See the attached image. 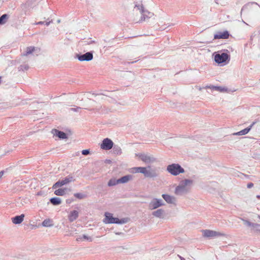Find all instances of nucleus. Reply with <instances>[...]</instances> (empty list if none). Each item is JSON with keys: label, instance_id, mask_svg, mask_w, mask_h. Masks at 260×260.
I'll return each mask as SVG.
<instances>
[{"label": "nucleus", "instance_id": "nucleus-1", "mask_svg": "<svg viewBox=\"0 0 260 260\" xmlns=\"http://www.w3.org/2000/svg\"><path fill=\"white\" fill-rule=\"evenodd\" d=\"M193 181L190 179H185L180 181L175 190V193L177 196H183L187 193L190 190V186L192 184Z\"/></svg>", "mask_w": 260, "mask_h": 260}, {"label": "nucleus", "instance_id": "nucleus-2", "mask_svg": "<svg viewBox=\"0 0 260 260\" xmlns=\"http://www.w3.org/2000/svg\"><path fill=\"white\" fill-rule=\"evenodd\" d=\"M105 218L104 220V222L105 223L124 224L127 223L128 221V218L119 219L117 217H114L112 214L109 212H106L105 213Z\"/></svg>", "mask_w": 260, "mask_h": 260}, {"label": "nucleus", "instance_id": "nucleus-3", "mask_svg": "<svg viewBox=\"0 0 260 260\" xmlns=\"http://www.w3.org/2000/svg\"><path fill=\"white\" fill-rule=\"evenodd\" d=\"M167 171L174 176L184 172V169L178 164H172L167 167Z\"/></svg>", "mask_w": 260, "mask_h": 260}, {"label": "nucleus", "instance_id": "nucleus-4", "mask_svg": "<svg viewBox=\"0 0 260 260\" xmlns=\"http://www.w3.org/2000/svg\"><path fill=\"white\" fill-rule=\"evenodd\" d=\"M230 60V55L227 53H217L214 56V61L218 64L227 63Z\"/></svg>", "mask_w": 260, "mask_h": 260}, {"label": "nucleus", "instance_id": "nucleus-5", "mask_svg": "<svg viewBox=\"0 0 260 260\" xmlns=\"http://www.w3.org/2000/svg\"><path fill=\"white\" fill-rule=\"evenodd\" d=\"M135 8L137 9L138 10H140V12L142 14L141 18L140 19V21H144L146 20L147 18H151L153 15V13L149 12L147 10H145L144 9V8L142 5H136L135 6Z\"/></svg>", "mask_w": 260, "mask_h": 260}, {"label": "nucleus", "instance_id": "nucleus-6", "mask_svg": "<svg viewBox=\"0 0 260 260\" xmlns=\"http://www.w3.org/2000/svg\"><path fill=\"white\" fill-rule=\"evenodd\" d=\"M146 178H155L159 176V171L156 168H152L150 166L146 167L144 175Z\"/></svg>", "mask_w": 260, "mask_h": 260}, {"label": "nucleus", "instance_id": "nucleus-7", "mask_svg": "<svg viewBox=\"0 0 260 260\" xmlns=\"http://www.w3.org/2000/svg\"><path fill=\"white\" fill-rule=\"evenodd\" d=\"M75 181L73 177L72 176H68L64 178L62 180H59L55 183H54L52 186V189H56L58 187H60L64 185L67 184L70 182H73Z\"/></svg>", "mask_w": 260, "mask_h": 260}, {"label": "nucleus", "instance_id": "nucleus-8", "mask_svg": "<svg viewBox=\"0 0 260 260\" xmlns=\"http://www.w3.org/2000/svg\"><path fill=\"white\" fill-rule=\"evenodd\" d=\"M165 205V203L161 199L153 198L149 203L148 208L149 210H152L164 206Z\"/></svg>", "mask_w": 260, "mask_h": 260}, {"label": "nucleus", "instance_id": "nucleus-9", "mask_svg": "<svg viewBox=\"0 0 260 260\" xmlns=\"http://www.w3.org/2000/svg\"><path fill=\"white\" fill-rule=\"evenodd\" d=\"M139 158L145 164H151L156 161V158L152 155L145 153H138L136 154Z\"/></svg>", "mask_w": 260, "mask_h": 260}, {"label": "nucleus", "instance_id": "nucleus-10", "mask_svg": "<svg viewBox=\"0 0 260 260\" xmlns=\"http://www.w3.org/2000/svg\"><path fill=\"white\" fill-rule=\"evenodd\" d=\"M202 233L204 237L206 238H213V237H220V236H223L225 235L223 233H220L218 232H216L214 231H212L210 230H202Z\"/></svg>", "mask_w": 260, "mask_h": 260}, {"label": "nucleus", "instance_id": "nucleus-11", "mask_svg": "<svg viewBox=\"0 0 260 260\" xmlns=\"http://www.w3.org/2000/svg\"><path fill=\"white\" fill-rule=\"evenodd\" d=\"M76 57L79 61H90L93 59L92 51L87 52L83 54H76Z\"/></svg>", "mask_w": 260, "mask_h": 260}, {"label": "nucleus", "instance_id": "nucleus-12", "mask_svg": "<svg viewBox=\"0 0 260 260\" xmlns=\"http://www.w3.org/2000/svg\"><path fill=\"white\" fill-rule=\"evenodd\" d=\"M113 141L110 139L107 138L103 140L101 144V148L103 150H108L113 148Z\"/></svg>", "mask_w": 260, "mask_h": 260}, {"label": "nucleus", "instance_id": "nucleus-13", "mask_svg": "<svg viewBox=\"0 0 260 260\" xmlns=\"http://www.w3.org/2000/svg\"><path fill=\"white\" fill-rule=\"evenodd\" d=\"M230 35L228 30H225L223 32L218 31L217 34L214 36V39H227L229 38Z\"/></svg>", "mask_w": 260, "mask_h": 260}, {"label": "nucleus", "instance_id": "nucleus-14", "mask_svg": "<svg viewBox=\"0 0 260 260\" xmlns=\"http://www.w3.org/2000/svg\"><path fill=\"white\" fill-rule=\"evenodd\" d=\"M52 133L54 136L57 137L60 139H66L68 138L67 134L66 133L56 129H52Z\"/></svg>", "mask_w": 260, "mask_h": 260}, {"label": "nucleus", "instance_id": "nucleus-15", "mask_svg": "<svg viewBox=\"0 0 260 260\" xmlns=\"http://www.w3.org/2000/svg\"><path fill=\"white\" fill-rule=\"evenodd\" d=\"M255 123H256L255 122H252V123L248 127H247L244 128V129L241 130L238 132L234 133L233 135L242 136V135H245L247 134L251 130L252 127L255 124Z\"/></svg>", "mask_w": 260, "mask_h": 260}, {"label": "nucleus", "instance_id": "nucleus-16", "mask_svg": "<svg viewBox=\"0 0 260 260\" xmlns=\"http://www.w3.org/2000/svg\"><path fill=\"white\" fill-rule=\"evenodd\" d=\"M35 51H37V53H38L40 51V49L34 46L28 47L26 48V51L23 53L22 55L27 56Z\"/></svg>", "mask_w": 260, "mask_h": 260}, {"label": "nucleus", "instance_id": "nucleus-17", "mask_svg": "<svg viewBox=\"0 0 260 260\" xmlns=\"http://www.w3.org/2000/svg\"><path fill=\"white\" fill-rule=\"evenodd\" d=\"M162 197L168 204H174L176 201V199L174 197L168 194H162Z\"/></svg>", "mask_w": 260, "mask_h": 260}, {"label": "nucleus", "instance_id": "nucleus-18", "mask_svg": "<svg viewBox=\"0 0 260 260\" xmlns=\"http://www.w3.org/2000/svg\"><path fill=\"white\" fill-rule=\"evenodd\" d=\"M24 217V215L22 214H21L20 215H17L13 217L12 218V221L13 223L15 224H20L23 221Z\"/></svg>", "mask_w": 260, "mask_h": 260}, {"label": "nucleus", "instance_id": "nucleus-19", "mask_svg": "<svg viewBox=\"0 0 260 260\" xmlns=\"http://www.w3.org/2000/svg\"><path fill=\"white\" fill-rule=\"evenodd\" d=\"M79 215V213L76 210L72 211L69 215L68 218L70 222H73L75 220Z\"/></svg>", "mask_w": 260, "mask_h": 260}, {"label": "nucleus", "instance_id": "nucleus-20", "mask_svg": "<svg viewBox=\"0 0 260 260\" xmlns=\"http://www.w3.org/2000/svg\"><path fill=\"white\" fill-rule=\"evenodd\" d=\"M165 214V211L162 209H158L152 213V215L154 217L161 218Z\"/></svg>", "mask_w": 260, "mask_h": 260}, {"label": "nucleus", "instance_id": "nucleus-21", "mask_svg": "<svg viewBox=\"0 0 260 260\" xmlns=\"http://www.w3.org/2000/svg\"><path fill=\"white\" fill-rule=\"evenodd\" d=\"M146 167H138L131 169V172L133 173H140L144 175Z\"/></svg>", "mask_w": 260, "mask_h": 260}, {"label": "nucleus", "instance_id": "nucleus-22", "mask_svg": "<svg viewBox=\"0 0 260 260\" xmlns=\"http://www.w3.org/2000/svg\"><path fill=\"white\" fill-rule=\"evenodd\" d=\"M132 178V176L127 175L124 176L118 179L119 183H127Z\"/></svg>", "mask_w": 260, "mask_h": 260}, {"label": "nucleus", "instance_id": "nucleus-23", "mask_svg": "<svg viewBox=\"0 0 260 260\" xmlns=\"http://www.w3.org/2000/svg\"><path fill=\"white\" fill-rule=\"evenodd\" d=\"M50 202L54 206L59 205L61 203V199L57 197L51 198L50 199Z\"/></svg>", "mask_w": 260, "mask_h": 260}, {"label": "nucleus", "instance_id": "nucleus-24", "mask_svg": "<svg viewBox=\"0 0 260 260\" xmlns=\"http://www.w3.org/2000/svg\"><path fill=\"white\" fill-rule=\"evenodd\" d=\"M67 188H59L54 191V194L56 196H62L66 194Z\"/></svg>", "mask_w": 260, "mask_h": 260}, {"label": "nucleus", "instance_id": "nucleus-25", "mask_svg": "<svg viewBox=\"0 0 260 260\" xmlns=\"http://www.w3.org/2000/svg\"><path fill=\"white\" fill-rule=\"evenodd\" d=\"M119 183L118 179H116L115 178H111L109 180L108 182V186H115Z\"/></svg>", "mask_w": 260, "mask_h": 260}, {"label": "nucleus", "instance_id": "nucleus-26", "mask_svg": "<svg viewBox=\"0 0 260 260\" xmlns=\"http://www.w3.org/2000/svg\"><path fill=\"white\" fill-rule=\"evenodd\" d=\"M42 225L45 227H50L53 226L52 221L50 219H45L42 222Z\"/></svg>", "mask_w": 260, "mask_h": 260}, {"label": "nucleus", "instance_id": "nucleus-27", "mask_svg": "<svg viewBox=\"0 0 260 260\" xmlns=\"http://www.w3.org/2000/svg\"><path fill=\"white\" fill-rule=\"evenodd\" d=\"M9 18V15L7 14H3L0 17V24L3 25L6 23L7 19Z\"/></svg>", "mask_w": 260, "mask_h": 260}, {"label": "nucleus", "instance_id": "nucleus-28", "mask_svg": "<svg viewBox=\"0 0 260 260\" xmlns=\"http://www.w3.org/2000/svg\"><path fill=\"white\" fill-rule=\"evenodd\" d=\"M113 152L115 154H120L121 153V149L120 148V147H119L118 146H117V145H113Z\"/></svg>", "mask_w": 260, "mask_h": 260}, {"label": "nucleus", "instance_id": "nucleus-29", "mask_svg": "<svg viewBox=\"0 0 260 260\" xmlns=\"http://www.w3.org/2000/svg\"><path fill=\"white\" fill-rule=\"evenodd\" d=\"M74 196L79 199H83L86 197L85 194L82 193H74Z\"/></svg>", "mask_w": 260, "mask_h": 260}, {"label": "nucleus", "instance_id": "nucleus-30", "mask_svg": "<svg viewBox=\"0 0 260 260\" xmlns=\"http://www.w3.org/2000/svg\"><path fill=\"white\" fill-rule=\"evenodd\" d=\"M93 43H94V41H90L89 42L86 41H81L79 42V44L84 46L86 45H90Z\"/></svg>", "mask_w": 260, "mask_h": 260}, {"label": "nucleus", "instance_id": "nucleus-31", "mask_svg": "<svg viewBox=\"0 0 260 260\" xmlns=\"http://www.w3.org/2000/svg\"><path fill=\"white\" fill-rule=\"evenodd\" d=\"M253 225L252 226V229L255 230V231H260V224L256 223H253Z\"/></svg>", "mask_w": 260, "mask_h": 260}, {"label": "nucleus", "instance_id": "nucleus-32", "mask_svg": "<svg viewBox=\"0 0 260 260\" xmlns=\"http://www.w3.org/2000/svg\"><path fill=\"white\" fill-rule=\"evenodd\" d=\"M242 221H243L244 224L247 226L252 228V226L253 225V222H251L248 220L242 219Z\"/></svg>", "mask_w": 260, "mask_h": 260}, {"label": "nucleus", "instance_id": "nucleus-33", "mask_svg": "<svg viewBox=\"0 0 260 260\" xmlns=\"http://www.w3.org/2000/svg\"><path fill=\"white\" fill-rule=\"evenodd\" d=\"M28 68H29V67L27 64L21 65L19 67L18 70H19V71H24L27 70Z\"/></svg>", "mask_w": 260, "mask_h": 260}, {"label": "nucleus", "instance_id": "nucleus-34", "mask_svg": "<svg viewBox=\"0 0 260 260\" xmlns=\"http://www.w3.org/2000/svg\"><path fill=\"white\" fill-rule=\"evenodd\" d=\"M212 88L213 89H216V90L219 91H220V92L224 91H225V90H226V89H225V88L222 87H221V86H213Z\"/></svg>", "mask_w": 260, "mask_h": 260}, {"label": "nucleus", "instance_id": "nucleus-35", "mask_svg": "<svg viewBox=\"0 0 260 260\" xmlns=\"http://www.w3.org/2000/svg\"><path fill=\"white\" fill-rule=\"evenodd\" d=\"M81 153L82 155H87L90 153V150L89 149H84L82 151Z\"/></svg>", "mask_w": 260, "mask_h": 260}, {"label": "nucleus", "instance_id": "nucleus-36", "mask_svg": "<svg viewBox=\"0 0 260 260\" xmlns=\"http://www.w3.org/2000/svg\"><path fill=\"white\" fill-rule=\"evenodd\" d=\"M81 109L80 107H77L76 108H72L70 109V110L74 112H79Z\"/></svg>", "mask_w": 260, "mask_h": 260}, {"label": "nucleus", "instance_id": "nucleus-37", "mask_svg": "<svg viewBox=\"0 0 260 260\" xmlns=\"http://www.w3.org/2000/svg\"><path fill=\"white\" fill-rule=\"evenodd\" d=\"M83 238H84V239L89 240V241H92V238L90 237H88V236H86V235H83Z\"/></svg>", "mask_w": 260, "mask_h": 260}, {"label": "nucleus", "instance_id": "nucleus-38", "mask_svg": "<svg viewBox=\"0 0 260 260\" xmlns=\"http://www.w3.org/2000/svg\"><path fill=\"white\" fill-rule=\"evenodd\" d=\"M253 186V183L252 182H250V183H248L247 185V187L248 188H251Z\"/></svg>", "mask_w": 260, "mask_h": 260}, {"label": "nucleus", "instance_id": "nucleus-39", "mask_svg": "<svg viewBox=\"0 0 260 260\" xmlns=\"http://www.w3.org/2000/svg\"><path fill=\"white\" fill-rule=\"evenodd\" d=\"M44 23H45L44 21H39L38 22H36L35 23H34V24H35V25L43 24H44Z\"/></svg>", "mask_w": 260, "mask_h": 260}, {"label": "nucleus", "instance_id": "nucleus-40", "mask_svg": "<svg viewBox=\"0 0 260 260\" xmlns=\"http://www.w3.org/2000/svg\"><path fill=\"white\" fill-rule=\"evenodd\" d=\"M52 22H53V20H49V21H46L45 22V25H47V26H48L50 23H51Z\"/></svg>", "mask_w": 260, "mask_h": 260}, {"label": "nucleus", "instance_id": "nucleus-41", "mask_svg": "<svg viewBox=\"0 0 260 260\" xmlns=\"http://www.w3.org/2000/svg\"><path fill=\"white\" fill-rule=\"evenodd\" d=\"M5 172L4 171H0V178H2V177L4 174Z\"/></svg>", "mask_w": 260, "mask_h": 260}, {"label": "nucleus", "instance_id": "nucleus-42", "mask_svg": "<svg viewBox=\"0 0 260 260\" xmlns=\"http://www.w3.org/2000/svg\"><path fill=\"white\" fill-rule=\"evenodd\" d=\"M115 234L117 235H120L121 234H122V233L121 232H116Z\"/></svg>", "mask_w": 260, "mask_h": 260}, {"label": "nucleus", "instance_id": "nucleus-43", "mask_svg": "<svg viewBox=\"0 0 260 260\" xmlns=\"http://www.w3.org/2000/svg\"><path fill=\"white\" fill-rule=\"evenodd\" d=\"M179 256L180 260H185V259L184 257H183L181 256H179Z\"/></svg>", "mask_w": 260, "mask_h": 260}, {"label": "nucleus", "instance_id": "nucleus-44", "mask_svg": "<svg viewBox=\"0 0 260 260\" xmlns=\"http://www.w3.org/2000/svg\"><path fill=\"white\" fill-rule=\"evenodd\" d=\"M256 198L258 199H260V195H257Z\"/></svg>", "mask_w": 260, "mask_h": 260}, {"label": "nucleus", "instance_id": "nucleus-45", "mask_svg": "<svg viewBox=\"0 0 260 260\" xmlns=\"http://www.w3.org/2000/svg\"><path fill=\"white\" fill-rule=\"evenodd\" d=\"M138 60H135L134 61L131 62V63H133L134 62H136Z\"/></svg>", "mask_w": 260, "mask_h": 260}, {"label": "nucleus", "instance_id": "nucleus-46", "mask_svg": "<svg viewBox=\"0 0 260 260\" xmlns=\"http://www.w3.org/2000/svg\"><path fill=\"white\" fill-rule=\"evenodd\" d=\"M57 23H60V20H59V19L57 20Z\"/></svg>", "mask_w": 260, "mask_h": 260}, {"label": "nucleus", "instance_id": "nucleus-47", "mask_svg": "<svg viewBox=\"0 0 260 260\" xmlns=\"http://www.w3.org/2000/svg\"><path fill=\"white\" fill-rule=\"evenodd\" d=\"M71 202H70V201H68V200H67V203H70Z\"/></svg>", "mask_w": 260, "mask_h": 260}, {"label": "nucleus", "instance_id": "nucleus-48", "mask_svg": "<svg viewBox=\"0 0 260 260\" xmlns=\"http://www.w3.org/2000/svg\"><path fill=\"white\" fill-rule=\"evenodd\" d=\"M71 202H70V201H68V200H67V203H70Z\"/></svg>", "mask_w": 260, "mask_h": 260}, {"label": "nucleus", "instance_id": "nucleus-49", "mask_svg": "<svg viewBox=\"0 0 260 260\" xmlns=\"http://www.w3.org/2000/svg\"><path fill=\"white\" fill-rule=\"evenodd\" d=\"M243 10V8H242V9H241V14H242Z\"/></svg>", "mask_w": 260, "mask_h": 260}, {"label": "nucleus", "instance_id": "nucleus-50", "mask_svg": "<svg viewBox=\"0 0 260 260\" xmlns=\"http://www.w3.org/2000/svg\"><path fill=\"white\" fill-rule=\"evenodd\" d=\"M108 161V162H109V161H110V160H107Z\"/></svg>", "mask_w": 260, "mask_h": 260}, {"label": "nucleus", "instance_id": "nucleus-51", "mask_svg": "<svg viewBox=\"0 0 260 260\" xmlns=\"http://www.w3.org/2000/svg\"><path fill=\"white\" fill-rule=\"evenodd\" d=\"M108 161V162H109V161H110V160H107Z\"/></svg>", "mask_w": 260, "mask_h": 260}, {"label": "nucleus", "instance_id": "nucleus-52", "mask_svg": "<svg viewBox=\"0 0 260 260\" xmlns=\"http://www.w3.org/2000/svg\"><path fill=\"white\" fill-rule=\"evenodd\" d=\"M79 238L77 239V240H79ZM81 239V238H80Z\"/></svg>", "mask_w": 260, "mask_h": 260}]
</instances>
